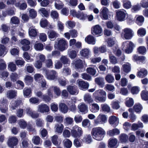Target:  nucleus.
I'll return each mask as SVG.
<instances>
[{
  "mask_svg": "<svg viewBox=\"0 0 148 148\" xmlns=\"http://www.w3.org/2000/svg\"><path fill=\"white\" fill-rule=\"evenodd\" d=\"M106 133L105 130L100 127L93 128L91 132L93 138L94 139L99 141L103 139Z\"/></svg>",
  "mask_w": 148,
  "mask_h": 148,
  "instance_id": "nucleus-1",
  "label": "nucleus"
},
{
  "mask_svg": "<svg viewBox=\"0 0 148 148\" xmlns=\"http://www.w3.org/2000/svg\"><path fill=\"white\" fill-rule=\"evenodd\" d=\"M54 47L61 51H63L68 47V45L67 41L64 38H58L56 42Z\"/></svg>",
  "mask_w": 148,
  "mask_h": 148,
  "instance_id": "nucleus-2",
  "label": "nucleus"
},
{
  "mask_svg": "<svg viewBox=\"0 0 148 148\" xmlns=\"http://www.w3.org/2000/svg\"><path fill=\"white\" fill-rule=\"evenodd\" d=\"M106 92L103 89L98 90L93 94L95 100L100 102H104L106 101Z\"/></svg>",
  "mask_w": 148,
  "mask_h": 148,
  "instance_id": "nucleus-3",
  "label": "nucleus"
},
{
  "mask_svg": "<svg viewBox=\"0 0 148 148\" xmlns=\"http://www.w3.org/2000/svg\"><path fill=\"white\" fill-rule=\"evenodd\" d=\"M134 47V45L133 43L130 41H128L123 42L122 46V49L124 50L126 53L128 54L132 52L133 47Z\"/></svg>",
  "mask_w": 148,
  "mask_h": 148,
  "instance_id": "nucleus-4",
  "label": "nucleus"
},
{
  "mask_svg": "<svg viewBox=\"0 0 148 148\" xmlns=\"http://www.w3.org/2000/svg\"><path fill=\"white\" fill-rule=\"evenodd\" d=\"M134 35L133 31L130 28H126L122 30L121 36L126 40L131 39Z\"/></svg>",
  "mask_w": 148,
  "mask_h": 148,
  "instance_id": "nucleus-5",
  "label": "nucleus"
},
{
  "mask_svg": "<svg viewBox=\"0 0 148 148\" xmlns=\"http://www.w3.org/2000/svg\"><path fill=\"white\" fill-rule=\"evenodd\" d=\"M128 14L126 11L123 9L119 10L116 12V17L117 20L123 21L128 17Z\"/></svg>",
  "mask_w": 148,
  "mask_h": 148,
  "instance_id": "nucleus-6",
  "label": "nucleus"
},
{
  "mask_svg": "<svg viewBox=\"0 0 148 148\" xmlns=\"http://www.w3.org/2000/svg\"><path fill=\"white\" fill-rule=\"evenodd\" d=\"M71 132V136L74 138L80 137L83 132L82 128L77 125H75L72 127Z\"/></svg>",
  "mask_w": 148,
  "mask_h": 148,
  "instance_id": "nucleus-7",
  "label": "nucleus"
},
{
  "mask_svg": "<svg viewBox=\"0 0 148 148\" xmlns=\"http://www.w3.org/2000/svg\"><path fill=\"white\" fill-rule=\"evenodd\" d=\"M107 120L106 116L102 113L99 114L97 118L94 120V124L95 125L99 124H103L106 123Z\"/></svg>",
  "mask_w": 148,
  "mask_h": 148,
  "instance_id": "nucleus-8",
  "label": "nucleus"
},
{
  "mask_svg": "<svg viewBox=\"0 0 148 148\" xmlns=\"http://www.w3.org/2000/svg\"><path fill=\"white\" fill-rule=\"evenodd\" d=\"M91 33L94 35L101 36L102 34V27L99 25L93 26L91 29Z\"/></svg>",
  "mask_w": 148,
  "mask_h": 148,
  "instance_id": "nucleus-9",
  "label": "nucleus"
},
{
  "mask_svg": "<svg viewBox=\"0 0 148 148\" xmlns=\"http://www.w3.org/2000/svg\"><path fill=\"white\" fill-rule=\"evenodd\" d=\"M45 73L46 77L49 80H53L57 78L58 73L54 70H51L50 71L46 70Z\"/></svg>",
  "mask_w": 148,
  "mask_h": 148,
  "instance_id": "nucleus-10",
  "label": "nucleus"
},
{
  "mask_svg": "<svg viewBox=\"0 0 148 148\" xmlns=\"http://www.w3.org/2000/svg\"><path fill=\"white\" fill-rule=\"evenodd\" d=\"M18 142V139L16 137H10L8 138L7 144L9 147L13 148L14 146L17 145Z\"/></svg>",
  "mask_w": 148,
  "mask_h": 148,
  "instance_id": "nucleus-11",
  "label": "nucleus"
},
{
  "mask_svg": "<svg viewBox=\"0 0 148 148\" xmlns=\"http://www.w3.org/2000/svg\"><path fill=\"white\" fill-rule=\"evenodd\" d=\"M108 121L110 124L113 125L114 127L116 126L119 123L118 119L114 116H112L109 117Z\"/></svg>",
  "mask_w": 148,
  "mask_h": 148,
  "instance_id": "nucleus-12",
  "label": "nucleus"
},
{
  "mask_svg": "<svg viewBox=\"0 0 148 148\" xmlns=\"http://www.w3.org/2000/svg\"><path fill=\"white\" fill-rule=\"evenodd\" d=\"M108 12L109 10L106 7H103L101 8L100 14L102 16V19L107 20L108 19Z\"/></svg>",
  "mask_w": 148,
  "mask_h": 148,
  "instance_id": "nucleus-13",
  "label": "nucleus"
},
{
  "mask_svg": "<svg viewBox=\"0 0 148 148\" xmlns=\"http://www.w3.org/2000/svg\"><path fill=\"white\" fill-rule=\"evenodd\" d=\"M108 146L110 148H116L117 145V140L114 138H110L108 141Z\"/></svg>",
  "mask_w": 148,
  "mask_h": 148,
  "instance_id": "nucleus-14",
  "label": "nucleus"
},
{
  "mask_svg": "<svg viewBox=\"0 0 148 148\" xmlns=\"http://www.w3.org/2000/svg\"><path fill=\"white\" fill-rule=\"evenodd\" d=\"M77 83L79 88L81 90H84L88 88L89 84L84 81L78 80L77 81Z\"/></svg>",
  "mask_w": 148,
  "mask_h": 148,
  "instance_id": "nucleus-15",
  "label": "nucleus"
},
{
  "mask_svg": "<svg viewBox=\"0 0 148 148\" xmlns=\"http://www.w3.org/2000/svg\"><path fill=\"white\" fill-rule=\"evenodd\" d=\"M64 128V125L60 123L56 124L55 125V131L58 134H61L62 133Z\"/></svg>",
  "mask_w": 148,
  "mask_h": 148,
  "instance_id": "nucleus-16",
  "label": "nucleus"
},
{
  "mask_svg": "<svg viewBox=\"0 0 148 148\" xmlns=\"http://www.w3.org/2000/svg\"><path fill=\"white\" fill-rule=\"evenodd\" d=\"M49 110V108L46 104H41L38 106V110L40 112H47Z\"/></svg>",
  "mask_w": 148,
  "mask_h": 148,
  "instance_id": "nucleus-17",
  "label": "nucleus"
},
{
  "mask_svg": "<svg viewBox=\"0 0 148 148\" xmlns=\"http://www.w3.org/2000/svg\"><path fill=\"white\" fill-rule=\"evenodd\" d=\"M17 95V92L15 90H10L7 92L6 96L9 99H12L15 97Z\"/></svg>",
  "mask_w": 148,
  "mask_h": 148,
  "instance_id": "nucleus-18",
  "label": "nucleus"
},
{
  "mask_svg": "<svg viewBox=\"0 0 148 148\" xmlns=\"http://www.w3.org/2000/svg\"><path fill=\"white\" fill-rule=\"evenodd\" d=\"M67 90L71 95H76L78 93V91L77 90V87L75 86H69L68 87Z\"/></svg>",
  "mask_w": 148,
  "mask_h": 148,
  "instance_id": "nucleus-19",
  "label": "nucleus"
},
{
  "mask_svg": "<svg viewBox=\"0 0 148 148\" xmlns=\"http://www.w3.org/2000/svg\"><path fill=\"white\" fill-rule=\"evenodd\" d=\"M90 110L93 113L97 112L99 110V107L98 105L96 103H93L91 104L90 106Z\"/></svg>",
  "mask_w": 148,
  "mask_h": 148,
  "instance_id": "nucleus-20",
  "label": "nucleus"
},
{
  "mask_svg": "<svg viewBox=\"0 0 148 148\" xmlns=\"http://www.w3.org/2000/svg\"><path fill=\"white\" fill-rule=\"evenodd\" d=\"M36 95L40 98L43 99L46 102L49 101L51 100V98L49 97H47V96L43 95L41 92L38 91L35 92Z\"/></svg>",
  "mask_w": 148,
  "mask_h": 148,
  "instance_id": "nucleus-21",
  "label": "nucleus"
},
{
  "mask_svg": "<svg viewBox=\"0 0 148 148\" xmlns=\"http://www.w3.org/2000/svg\"><path fill=\"white\" fill-rule=\"evenodd\" d=\"M85 40L89 44L95 45V39L94 37L91 35H89L86 37Z\"/></svg>",
  "mask_w": 148,
  "mask_h": 148,
  "instance_id": "nucleus-22",
  "label": "nucleus"
},
{
  "mask_svg": "<svg viewBox=\"0 0 148 148\" xmlns=\"http://www.w3.org/2000/svg\"><path fill=\"white\" fill-rule=\"evenodd\" d=\"M26 112L27 114L32 118H36L38 116V114L32 111L30 108H27L26 110Z\"/></svg>",
  "mask_w": 148,
  "mask_h": 148,
  "instance_id": "nucleus-23",
  "label": "nucleus"
},
{
  "mask_svg": "<svg viewBox=\"0 0 148 148\" xmlns=\"http://www.w3.org/2000/svg\"><path fill=\"white\" fill-rule=\"evenodd\" d=\"M21 103V101L20 100L12 101L10 103V108L12 110H15Z\"/></svg>",
  "mask_w": 148,
  "mask_h": 148,
  "instance_id": "nucleus-24",
  "label": "nucleus"
},
{
  "mask_svg": "<svg viewBox=\"0 0 148 148\" xmlns=\"http://www.w3.org/2000/svg\"><path fill=\"white\" fill-rule=\"evenodd\" d=\"M32 142L35 145H38L42 143V140L38 136H34L32 138Z\"/></svg>",
  "mask_w": 148,
  "mask_h": 148,
  "instance_id": "nucleus-25",
  "label": "nucleus"
},
{
  "mask_svg": "<svg viewBox=\"0 0 148 148\" xmlns=\"http://www.w3.org/2000/svg\"><path fill=\"white\" fill-rule=\"evenodd\" d=\"M90 52V51L89 49L85 48L82 49L80 51V54L81 56L88 58Z\"/></svg>",
  "mask_w": 148,
  "mask_h": 148,
  "instance_id": "nucleus-26",
  "label": "nucleus"
},
{
  "mask_svg": "<svg viewBox=\"0 0 148 148\" xmlns=\"http://www.w3.org/2000/svg\"><path fill=\"white\" fill-rule=\"evenodd\" d=\"M59 108L60 110L64 113H66L68 111L67 106L64 103H60L59 104Z\"/></svg>",
  "mask_w": 148,
  "mask_h": 148,
  "instance_id": "nucleus-27",
  "label": "nucleus"
},
{
  "mask_svg": "<svg viewBox=\"0 0 148 148\" xmlns=\"http://www.w3.org/2000/svg\"><path fill=\"white\" fill-rule=\"evenodd\" d=\"M75 102L76 101L71 100L68 104L69 110L73 112H75L77 109L76 106L75 104Z\"/></svg>",
  "mask_w": 148,
  "mask_h": 148,
  "instance_id": "nucleus-28",
  "label": "nucleus"
},
{
  "mask_svg": "<svg viewBox=\"0 0 148 148\" xmlns=\"http://www.w3.org/2000/svg\"><path fill=\"white\" fill-rule=\"evenodd\" d=\"M97 69L95 66L92 65L91 67L88 68L87 69V72L90 74L94 75H95L96 72V69Z\"/></svg>",
  "mask_w": 148,
  "mask_h": 148,
  "instance_id": "nucleus-29",
  "label": "nucleus"
},
{
  "mask_svg": "<svg viewBox=\"0 0 148 148\" xmlns=\"http://www.w3.org/2000/svg\"><path fill=\"white\" fill-rule=\"evenodd\" d=\"M29 34L30 36L35 37L37 34L36 29L33 26L31 27L29 29Z\"/></svg>",
  "mask_w": 148,
  "mask_h": 148,
  "instance_id": "nucleus-30",
  "label": "nucleus"
},
{
  "mask_svg": "<svg viewBox=\"0 0 148 148\" xmlns=\"http://www.w3.org/2000/svg\"><path fill=\"white\" fill-rule=\"evenodd\" d=\"M75 66L78 70L81 69L83 67L82 61L80 59L76 60L74 63Z\"/></svg>",
  "mask_w": 148,
  "mask_h": 148,
  "instance_id": "nucleus-31",
  "label": "nucleus"
},
{
  "mask_svg": "<svg viewBox=\"0 0 148 148\" xmlns=\"http://www.w3.org/2000/svg\"><path fill=\"white\" fill-rule=\"evenodd\" d=\"M95 82L101 87L103 88V87L105 83L103 78L101 77L96 78L95 79Z\"/></svg>",
  "mask_w": 148,
  "mask_h": 148,
  "instance_id": "nucleus-32",
  "label": "nucleus"
},
{
  "mask_svg": "<svg viewBox=\"0 0 148 148\" xmlns=\"http://www.w3.org/2000/svg\"><path fill=\"white\" fill-rule=\"evenodd\" d=\"M14 10V8H11L8 9L5 12H3L2 15L4 17H5L7 15L12 16L15 14Z\"/></svg>",
  "mask_w": 148,
  "mask_h": 148,
  "instance_id": "nucleus-33",
  "label": "nucleus"
},
{
  "mask_svg": "<svg viewBox=\"0 0 148 148\" xmlns=\"http://www.w3.org/2000/svg\"><path fill=\"white\" fill-rule=\"evenodd\" d=\"M120 133L119 130L117 129H114L112 130H110L107 132V134L111 136H112L114 135H118Z\"/></svg>",
  "mask_w": 148,
  "mask_h": 148,
  "instance_id": "nucleus-34",
  "label": "nucleus"
},
{
  "mask_svg": "<svg viewBox=\"0 0 148 148\" xmlns=\"http://www.w3.org/2000/svg\"><path fill=\"white\" fill-rule=\"evenodd\" d=\"M143 124L140 122H138V124L133 123L132 126L131 130L135 131L137 130L138 128H143Z\"/></svg>",
  "mask_w": 148,
  "mask_h": 148,
  "instance_id": "nucleus-35",
  "label": "nucleus"
},
{
  "mask_svg": "<svg viewBox=\"0 0 148 148\" xmlns=\"http://www.w3.org/2000/svg\"><path fill=\"white\" fill-rule=\"evenodd\" d=\"M8 69L10 71L14 72L16 70V64L13 62H10L8 63Z\"/></svg>",
  "mask_w": 148,
  "mask_h": 148,
  "instance_id": "nucleus-36",
  "label": "nucleus"
},
{
  "mask_svg": "<svg viewBox=\"0 0 148 148\" xmlns=\"http://www.w3.org/2000/svg\"><path fill=\"white\" fill-rule=\"evenodd\" d=\"M125 104L126 106L128 107H132L134 104L133 99L132 98H127L125 99Z\"/></svg>",
  "mask_w": 148,
  "mask_h": 148,
  "instance_id": "nucleus-37",
  "label": "nucleus"
},
{
  "mask_svg": "<svg viewBox=\"0 0 148 148\" xmlns=\"http://www.w3.org/2000/svg\"><path fill=\"white\" fill-rule=\"evenodd\" d=\"M64 146L66 148H70L72 145L71 141L69 139H65L63 142Z\"/></svg>",
  "mask_w": 148,
  "mask_h": 148,
  "instance_id": "nucleus-38",
  "label": "nucleus"
},
{
  "mask_svg": "<svg viewBox=\"0 0 148 148\" xmlns=\"http://www.w3.org/2000/svg\"><path fill=\"white\" fill-rule=\"evenodd\" d=\"M15 6L21 10H25L27 7V4L25 3H23L20 5V1H18L15 3Z\"/></svg>",
  "mask_w": 148,
  "mask_h": 148,
  "instance_id": "nucleus-39",
  "label": "nucleus"
},
{
  "mask_svg": "<svg viewBox=\"0 0 148 148\" xmlns=\"http://www.w3.org/2000/svg\"><path fill=\"white\" fill-rule=\"evenodd\" d=\"M78 108L80 111L82 112H84L86 111L88 109L87 106L84 103H81L79 105Z\"/></svg>",
  "mask_w": 148,
  "mask_h": 148,
  "instance_id": "nucleus-40",
  "label": "nucleus"
},
{
  "mask_svg": "<svg viewBox=\"0 0 148 148\" xmlns=\"http://www.w3.org/2000/svg\"><path fill=\"white\" fill-rule=\"evenodd\" d=\"M137 52L142 55H145L147 52L146 48L144 46H140L137 48Z\"/></svg>",
  "mask_w": 148,
  "mask_h": 148,
  "instance_id": "nucleus-41",
  "label": "nucleus"
},
{
  "mask_svg": "<svg viewBox=\"0 0 148 148\" xmlns=\"http://www.w3.org/2000/svg\"><path fill=\"white\" fill-rule=\"evenodd\" d=\"M63 3L59 0H56L55 2V6L56 8L58 10L61 9L63 6Z\"/></svg>",
  "mask_w": 148,
  "mask_h": 148,
  "instance_id": "nucleus-42",
  "label": "nucleus"
},
{
  "mask_svg": "<svg viewBox=\"0 0 148 148\" xmlns=\"http://www.w3.org/2000/svg\"><path fill=\"white\" fill-rule=\"evenodd\" d=\"M133 108L136 112H140L143 109V107L140 104L137 103L134 106Z\"/></svg>",
  "mask_w": 148,
  "mask_h": 148,
  "instance_id": "nucleus-43",
  "label": "nucleus"
},
{
  "mask_svg": "<svg viewBox=\"0 0 148 148\" xmlns=\"http://www.w3.org/2000/svg\"><path fill=\"white\" fill-rule=\"evenodd\" d=\"M137 33L139 36H143L146 34V29L143 27L140 28L138 30Z\"/></svg>",
  "mask_w": 148,
  "mask_h": 148,
  "instance_id": "nucleus-44",
  "label": "nucleus"
},
{
  "mask_svg": "<svg viewBox=\"0 0 148 148\" xmlns=\"http://www.w3.org/2000/svg\"><path fill=\"white\" fill-rule=\"evenodd\" d=\"M84 100L85 102L89 103L92 102L93 101L91 96L89 94H86L84 96Z\"/></svg>",
  "mask_w": 148,
  "mask_h": 148,
  "instance_id": "nucleus-45",
  "label": "nucleus"
},
{
  "mask_svg": "<svg viewBox=\"0 0 148 148\" xmlns=\"http://www.w3.org/2000/svg\"><path fill=\"white\" fill-rule=\"evenodd\" d=\"M147 71L144 69H142L138 72L137 74L138 76L142 78L146 76L147 74Z\"/></svg>",
  "mask_w": 148,
  "mask_h": 148,
  "instance_id": "nucleus-46",
  "label": "nucleus"
},
{
  "mask_svg": "<svg viewBox=\"0 0 148 148\" xmlns=\"http://www.w3.org/2000/svg\"><path fill=\"white\" fill-rule=\"evenodd\" d=\"M144 21V18L142 16H138L136 20V23L138 25L141 26Z\"/></svg>",
  "mask_w": 148,
  "mask_h": 148,
  "instance_id": "nucleus-47",
  "label": "nucleus"
},
{
  "mask_svg": "<svg viewBox=\"0 0 148 148\" xmlns=\"http://www.w3.org/2000/svg\"><path fill=\"white\" fill-rule=\"evenodd\" d=\"M140 95L143 100H148V91L146 90H143L140 93Z\"/></svg>",
  "mask_w": 148,
  "mask_h": 148,
  "instance_id": "nucleus-48",
  "label": "nucleus"
},
{
  "mask_svg": "<svg viewBox=\"0 0 148 148\" xmlns=\"http://www.w3.org/2000/svg\"><path fill=\"white\" fill-rule=\"evenodd\" d=\"M60 60L61 62L64 64H69L70 62L66 56H62Z\"/></svg>",
  "mask_w": 148,
  "mask_h": 148,
  "instance_id": "nucleus-49",
  "label": "nucleus"
},
{
  "mask_svg": "<svg viewBox=\"0 0 148 148\" xmlns=\"http://www.w3.org/2000/svg\"><path fill=\"white\" fill-rule=\"evenodd\" d=\"M140 90V88L138 86H134L131 88L130 91L133 95H136L139 93Z\"/></svg>",
  "mask_w": 148,
  "mask_h": 148,
  "instance_id": "nucleus-50",
  "label": "nucleus"
},
{
  "mask_svg": "<svg viewBox=\"0 0 148 148\" xmlns=\"http://www.w3.org/2000/svg\"><path fill=\"white\" fill-rule=\"evenodd\" d=\"M37 15V13L34 9H31L29 10V16L30 18H34Z\"/></svg>",
  "mask_w": 148,
  "mask_h": 148,
  "instance_id": "nucleus-51",
  "label": "nucleus"
},
{
  "mask_svg": "<svg viewBox=\"0 0 148 148\" xmlns=\"http://www.w3.org/2000/svg\"><path fill=\"white\" fill-rule=\"evenodd\" d=\"M83 140L87 144L90 143L92 141L91 135L90 134H86L84 135Z\"/></svg>",
  "mask_w": 148,
  "mask_h": 148,
  "instance_id": "nucleus-52",
  "label": "nucleus"
},
{
  "mask_svg": "<svg viewBox=\"0 0 148 148\" xmlns=\"http://www.w3.org/2000/svg\"><path fill=\"white\" fill-rule=\"evenodd\" d=\"M8 104L7 103H2L1 105L0 109L1 111L3 113L6 112L8 110Z\"/></svg>",
  "mask_w": 148,
  "mask_h": 148,
  "instance_id": "nucleus-53",
  "label": "nucleus"
},
{
  "mask_svg": "<svg viewBox=\"0 0 148 148\" xmlns=\"http://www.w3.org/2000/svg\"><path fill=\"white\" fill-rule=\"evenodd\" d=\"M39 12L45 17H48L49 15V12L44 8H41L39 10Z\"/></svg>",
  "mask_w": 148,
  "mask_h": 148,
  "instance_id": "nucleus-54",
  "label": "nucleus"
},
{
  "mask_svg": "<svg viewBox=\"0 0 148 148\" xmlns=\"http://www.w3.org/2000/svg\"><path fill=\"white\" fill-rule=\"evenodd\" d=\"M83 118L80 114H77L74 117V120L76 123H80L82 121Z\"/></svg>",
  "mask_w": 148,
  "mask_h": 148,
  "instance_id": "nucleus-55",
  "label": "nucleus"
},
{
  "mask_svg": "<svg viewBox=\"0 0 148 148\" xmlns=\"http://www.w3.org/2000/svg\"><path fill=\"white\" fill-rule=\"evenodd\" d=\"M105 79L107 82L108 83H112L114 80V77L111 74H108L105 77Z\"/></svg>",
  "mask_w": 148,
  "mask_h": 148,
  "instance_id": "nucleus-56",
  "label": "nucleus"
},
{
  "mask_svg": "<svg viewBox=\"0 0 148 148\" xmlns=\"http://www.w3.org/2000/svg\"><path fill=\"white\" fill-rule=\"evenodd\" d=\"M20 23V20L18 18L14 16L12 17L10 19V23L14 24H18Z\"/></svg>",
  "mask_w": 148,
  "mask_h": 148,
  "instance_id": "nucleus-57",
  "label": "nucleus"
},
{
  "mask_svg": "<svg viewBox=\"0 0 148 148\" xmlns=\"http://www.w3.org/2000/svg\"><path fill=\"white\" fill-rule=\"evenodd\" d=\"M11 80L13 82L16 81L18 78V75L16 73H12L10 76Z\"/></svg>",
  "mask_w": 148,
  "mask_h": 148,
  "instance_id": "nucleus-58",
  "label": "nucleus"
},
{
  "mask_svg": "<svg viewBox=\"0 0 148 148\" xmlns=\"http://www.w3.org/2000/svg\"><path fill=\"white\" fill-rule=\"evenodd\" d=\"M18 123L20 127L23 129H25L27 126V123L23 119L19 120Z\"/></svg>",
  "mask_w": 148,
  "mask_h": 148,
  "instance_id": "nucleus-59",
  "label": "nucleus"
},
{
  "mask_svg": "<svg viewBox=\"0 0 148 148\" xmlns=\"http://www.w3.org/2000/svg\"><path fill=\"white\" fill-rule=\"evenodd\" d=\"M68 54L69 57L72 59L75 58L77 55L76 52L75 51L71 49L68 50Z\"/></svg>",
  "mask_w": 148,
  "mask_h": 148,
  "instance_id": "nucleus-60",
  "label": "nucleus"
},
{
  "mask_svg": "<svg viewBox=\"0 0 148 148\" xmlns=\"http://www.w3.org/2000/svg\"><path fill=\"white\" fill-rule=\"evenodd\" d=\"M123 6L125 9L130 8L132 6L131 2L128 0H125L123 2Z\"/></svg>",
  "mask_w": 148,
  "mask_h": 148,
  "instance_id": "nucleus-61",
  "label": "nucleus"
},
{
  "mask_svg": "<svg viewBox=\"0 0 148 148\" xmlns=\"http://www.w3.org/2000/svg\"><path fill=\"white\" fill-rule=\"evenodd\" d=\"M120 103L119 101H113L112 102L111 106L112 108L114 109H118L120 107Z\"/></svg>",
  "mask_w": 148,
  "mask_h": 148,
  "instance_id": "nucleus-62",
  "label": "nucleus"
},
{
  "mask_svg": "<svg viewBox=\"0 0 148 148\" xmlns=\"http://www.w3.org/2000/svg\"><path fill=\"white\" fill-rule=\"evenodd\" d=\"M123 68L124 71L126 73L129 72L131 70V68L130 66V64L129 63H127L126 64L123 65Z\"/></svg>",
  "mask_w": 148,
  "mask_h": 148,
  "instance_id": "nucleus-63",
  "label": "nucleus"
},
{
  "mask_svg": "<svg viewBox=\"0 0 148 148\" xmlns=\"http://www.w3.org/2000/svg\"><path fill=\"white\" fill-rule=\"evenodd\" d=\"M36 59L37 60H39L40 62H44L45 59V56L41 54H38L36 56Z\"/></svg>",
  "mask_w": 148,
  "mask_h": 148,
  "instance_id": "nucleus-64",
  "label": "nucleus"
}]
</instances>
